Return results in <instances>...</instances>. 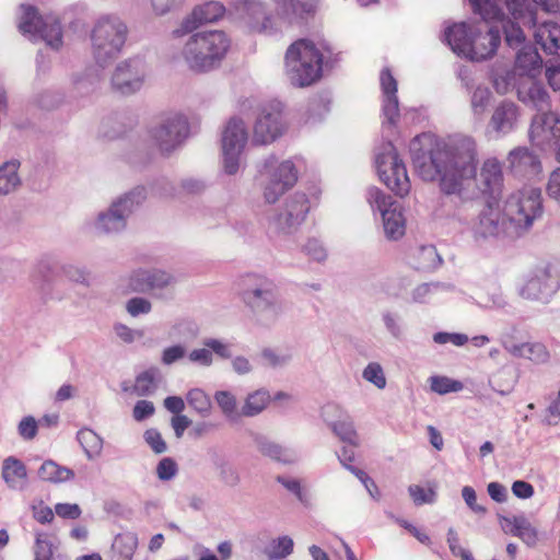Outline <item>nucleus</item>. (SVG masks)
I'll list each match as a JSON object with an SVG mask.
<instances>
[{
  "instance_id": "obj_1",
  "label": "nucleus",
  "mask_w": 560,
  "mask_h": 560,
  "mask_svg": "<svg viewBox=\"0 0 560 560\" xmlns=\"http://www.w3.org/2000/svg\"><path fill=\"white\" fill-rule=\"evenodd\" d=\"M416 172L427 182L440 180L441 190L457 198L472 199L479 192L493 195L502 184L501 163L487 159L477 175V142L471 136L454 135L438 139L431 133L417 136L409 145Z\"/></svg>"
},
{
  "instance_id": "obj_2",
  "label": "nucleus",
  "mask_w": 560,
  "mask_h": 560,
  "mask_svg": "<svg viewBox=\"0 0 560 560\" xmlns=\"http://www.w3.org/2000/svg\"><path fill=\"white\" fill-rule=\"evenodd\" d=\"M475 13L486 23L500 22L505 35V43L513 49H518L515 57V71L520 78L534 77L541 68V58L537 50L524 45L525 34L522 26L535 25L536 0H469Z\"/></svg>"
},
{
  "instance_id": "obj_3",
  "label": "nucleus",
  "mask_w": 560,
  "mask_h": 560,
  "mask_svg": "<svg viewBox=\"0 0 560 560\" xmlns=\"http://www.w3.org/2000/svg\"><path fill=\"white\" fill-rule=\"evenodd\" d=\"M338 61L339 55L326 40L303 38L287 49L285 74L293 85L304 88L318 81Z\"/></svg>"
},
{
  "instance_id": "obj_4",
  "label": "nucleus",
  "mask_w": 560,
  "mask_h": 560,
  "mask_svg": "<svg viewBox=\"0 0 560 560\" xmlns=\"http://www.w3.org/2000/svg\"><path fill=\"white\" fill-rule=\"evenodd\" d=\"M236 294L254 323L271 327L283 314V303L275 281L260 272H246L236 281Z\"/></svg>"
},
{
  "instance_id": "obj_5",
  "label": "nucleus",
  "mask_w": 560,
  "mask_h": 560,
  "mask_svg": "<svg viewBox=\"0 0 560 560\" xmlns=\"http://www.w3.org/2000/svg\"><path fill=\"white\" fill-rule=\"evenodd\" d=\"M177 58L194 73L217 70L226 58L232 40L222 30L195 31L187 34Z\"/></svg>"
},
{
  "instance_id": "obj_6",
  "label": "nucleus",
  "mask_w": 560,
  "mask_h": 560,
  "mask_svg": "<svg viewBox=\"0 0 560 560\" xmlns=\"http://www.w3.org/2000/svg\"><path fill=\"white\" fill-rule=\"evenodd\" d=\"M128 34L127 23L116 13L101 14L94 21L90 33L91 52L98 67H108L122 54Z\"/></svg>"
},
{
  "instance_id": "obj_7",
  "label": "nucleus",
  "mask_w": 560,
  "mask_h": 560,
  "mask_svg": "<svg viewBox=\"0 0 560 560\" xmlns=\"http://www.w3.org/2000/svg\"><path fill=\"white\" fill-rule=\"evenodd\" d=\"M453 218L465 226L476 243H485L501 235L508 236L502 212L491 202L478 210L477 202L472 199L462 198L460 202L455 205Z\"/></svg>"
},
{
  "instance_id": "obj_8",
  "label": "nucleus",
  "mask_w": 560,
  "mask_h": 560,
  "mask_svg": "<svg viewBox=\"0 0 560 560\" xmlns=\"http://www.w3.org/2000/svg\"><path fill=\"white\" fill-rule=\"evenodd\" d=\"M508 226V237L516 238L526 234L544 212L541 191L527 187L512 192L501 210Z\"/></svg>"
},
{
  "instance_id": "obj_9",
  "label": "nucleus",
  "mask_w": 560,
  "mask_h": 560,
  "mask_svg": "<svg viewBox=\"0 0 560 560\" xmlns=\"http://www.w3.org/2000/svg\"><path fill=\"white\" fill-rule=\"evenodd\" d=\"M189 136L187 117L179 112L161 115L147 130L145 143L153 155L170 158Z\"/></svg>"
},
{
  "instance_id": "obj_10",
  "label": "nucleus",
  "mask_w": 560,
  "mask_h": 560,
  "mask_svg": "<svg viewBox=\"0 0 560 560\" xmlns=\"http://www.w3.org/2000/svg\"><path fill=\"white\" fill-rule=\"evenodd\" d=\"M147 197L144 187H136L114 199L97 213L93 228L98 234L114 235L127 228V220Z\"/></svg>"
},
{
  "instance_id": "obj_11",
  "label": "nucleus",
  "mask_w": 560,
  "mask_h": 560,
  "mask_svg": "<svg viewBox=\"0 0 560 560\" xmlns=\"http://www.w3.org/2000/svg\"><path fill=\"white\" fill-rule=\"evenodd\" d=\"M299 159L278 161L270 156L260 170L262 198L267 203H276L299 179Z\"/></svg>"
},
{
  "instance_id": "obj_12",
  "label": "nucleus",
  "mask_w": 560,
  "mask_h": 560,
  "mask_svg": "<svg viewBox=\"0 0 560 560\" xmlns=\"http://www.w3.org/2000/svg\"><path fill=\"white\" fill-rule=\"evenodd\" d=\"M366 201L373 213H380L384 235L389 241H397L405 235L406 218L401 206L377 187H369Z\"/></svg>"
},
{
  "instance_id": "obj_13",
  "label": "nucleus",
  "mask_w": 560,
  "mask_h": 560,
  "mask_svg": "<svg viewBox=\"0 0 560 560\" xmlns=\"http://www.w3.org/2000/svg\"><path fill=\"white\" fill-rule=\"evenodd\" d=\"M19 30L31 40L43 39L54 49L62 45V32L60 23L54 15L45 18L38 15L36 9L31 5H21Z\"/></svg>"
},
{
  "instance_id": "obj_14",
  "label": "nucleus",
  "mask_w": 560,
  "mask_h": 560,
  "mask_svg": "<svg viewBox=\"0 0 560 560\" xmlns=\"http://www.w3.org/2000/svg\"><path fill=\"white\" fill-rule=\"evenodd\" d=\"M375 165L380 179L397 196L404 197L410 191L407 170L392 142L385 143L376 153Z\"/></svg>"
},
{
  "instance_id": "obj_15",
  "label": "nucleus",
  "mask_w": 560,
  "mask_h": 560,
  "mask_svg": "<svg viewBox=\"0 0 560 560\" xmlns=\"http://www.w3.org/2000/svg\"><path fill=\"white\" fill-rule=\"evenodd\" d=\"M311 202L304 192H294L287 197L279 210L270 218L269 225L278 234L292 235L305 222Z\"/></svg>"
},
{
  "instance_id": "obj_16",
  "label": "nucleus",
  "mask_w": 560,
  "mask_h": 560,
  "mask_svg": "<svg viewBox=\"0 0 560 560\" xmlns=\"http://www.w3.org/2000/svg\"><path fill=\"white\" fill-rule=\"evenodd\" d=\"M248 140L246 124L238 117H232L225 125L221 137L222 168L228 175H235L242 164V153Z\"/></svg>"
},
{
  "instance_id": "obj_17",
  "label": "nucleus",
  "mask_w": 560,
  "mask_h": 560,
  "mask_svg": "<svg viewBox=\"0 0 560 560\" xmlns=\"http://www.w3.org/2000/svg\"><path fill=\"white\" fill-rule=\"evenodd\" d=\"M175 277L163 269L138 268L130 272L128 287L136 293H150L154 299L170 301L174 298Z\"/></svg>"
},
{
  "instance_id": "obj_18",
  "label": "nucleus",
  "mask_w": 560,
  "mask_h": 560,
  "mask_svg": "<svg viewBox=\"0 0 560 560\" xmlns=\"http://www.w3.org/2000/svg\"><path fill=\"white\" fill-rule=\"evenodd\" d=\"M283 105L279 101H270L258 108L253 127V141L256 144H268L281 137L287 125L283 120Z\"/></svg>"
},
{
  "instance_id": "obj_19",
  "label": "nucleus",
  "mask_w": 560,
  "mask_h": 560,
  "mask_svg": "<svg viewBox=\"0 0 560 560\" xmlns=\"http://www.w3.org/2000/svg\"><path fill=\"white\" fill-rule=\"evenodd\" d=\"M226 14V8L220 1H206L197 4L186 14L179 25L173 30L172 36L180 38L197 31L199 27L219 22Z\"/></svg>"
},
{
  "instance_id": "obj_20",
  "label": "nucleus",
  "mask_w": 560,
  "mask_h": 560,
  "mask_svg": "<svg viewBox=\"0 0 560 560\" xmlns=\"http://www.w3.org/2000/svg\"><path fill=\"white\" fill-rule=\"evenodd\" d=\"M147 77V66L142 58L131 57L117 63L112 75V86L122 95L138 92Z\"/></svg>"
},
{
  "instance_id": "obj_21",
  "label": "nucleus",
  "mask_w": 560,
  "mask_h": 560,
  "mask_svg": "<svg viewBox=\"0 0 560 560\" xmlns=\"http://www.w3.org/2000/svg\"><path fill=\"white\" fill-rule=\"evenodd\" d=\"M558 289L559 282L551 273L550 267L541 266L527 276L518 289V294L526 300L548 302Z\"/></svg>"
},
{
  "instance_id": "obj_22",
  "label": "nucleus",
  "mask_w": 560,
  "mask_h": 560,
  "mask_svg": "<svg viewBox=\"0 0 560 560\" xmlns=\"http://www.w3.org/2000/svg\"><path fill=\"white\" fill-rule=\"evenodd\" d=\"M528 138L532 144L544 149L560 139V116L549 109L537 113L530 121Z\"/></svg>"
},
{
  "instance_id": "obj_23",
  "label": "nucleus",
  "mask_w": 560,
  "mask_h": 560,
  "mask_svg": "<svg viewBox=\"0 0 560 560\" xmlns=\"http://www.w3.org/2000/svg\"><path fill=\"white\" fill-rule=\"evenodd\" d=\"M230 14L253 32H262L268 26L269 16L260 0H235Z\"/></svg>"
},
{
  "instance_id": "obj_24",
  "label": "nucleus",
  "mask_w": 560,
  "mask_h": 560,
  "mask_svg": "<svg viewBox=\"0 0 560 560\" xmlns=\"http://www.w3.org/2000/svg\"><path fill=\"white\" fill-rule=\"evenodd\" d=\"M501 44V35L494 26L486 27L478 22V34L474 35L470 46H464L468 52L466 59L483 61L492 58Z\"/></svg>"
},
{
  "instance_id": "obj_25",
  "label": "nucleus",
  "mask_w": 560,
  "mask_h": 560,
  "mask_svg": "<svg viewBox=\"0 0 560 560\" xmlns=\"http://www.w3.org/2000/svg\"><path fill=\"white\" fill-rule=\"evenodd\" d=\"M521 116V108L517 104L510 100H503L493 108L488 128L497 137H505L517 128Z\"/></svg>"
},
{
  "instance_id": "obj_26",
  "label": "nucleus",
  "mask_w": 560,
  "mask_h": 560,
  "mask_svg": "<svg viewBox=\"0 0 560 560\" xmlns=\"http://www.w3.org/2000/svg\"><path fill=\"white\" fill-rule=\"evenodd\" d=\"M380 83L383 93V128L390 129L396 125L399 117V102L397 97V81L389 69H383L380 75Z\"/></svg>"
},
{
  "instance_id": "obj_27",
  "label": "nucleus",
  "mask_w": 560,
  "mask_h": 560,
  "mask_svg": "<svg viewBox=\"0 0 560 560\" xmlns=\"http://www.w3.org/2000/svg\"><path fill=\"white\" fill-rule=\"evenodd\" d=\"M517 100L538 113L549 108V94L534 77L520 78L516 84Z\"/></svg>"
},
{
  "instance_id": "obj_28",
  "label": "nucleus",
  "mask_w": 560,
  "mask_h": 560,
  "mask_svg": "<svg viewBox=\"0 0 560 560\" xmlns=\"http://www.w3.org/2000/svg\"><path fill=\"white\" fill-rule=\"evenodd\" d=\"M478 34V22H459L444 30V40L458 56L467 57L464 46H470L474 35Z\"/></svg>"
},
{
  "instance_id": "obj_29",
  "label": "nucleus",
  "mask_w": 560,
  "mask_h": 560,
  "mask_svg": "<svg viewBox=\"0 0 560 560\" xmlns=\"http://www.w3.org/2000/svg\"><path fill=\"white\" fill-rule=\"evenodd\" d=\"M508 162L512 173L518 176H534L541 171L538 155L527 147H517L511 150Z\"/></svg>"
},
{
  "instance_id": "obj_30",
  "label": "nucleus",
  "mask_w": 560,
  "mask_h": 560,
  "mask_svg": "<svg viewBox=\"0 0 560 560\" xmlns=\"http://www.w3.org/2000/svg\"><path fill=\"white\" fill-rule=\"evenodd\" d=\"M210 465L218 478V480L230 488H235L241 483V474L238 468L233 464L228 456L218 450H210L209 453Z\"/></svg>"
},
{
  "instance_id": "obj_31",
  "label": "nucleus",
  "mask_w": 560,
  "mask_h": 560,
  "mask_svg": "<svg viewBox=\"0 0 560 560\" xmlns=\"http://www.w3.org/2000/svg\"><path fill=\"white\" fill-rule=\"evenodd\" d=\"M503 348L514 357L527 359L535 364H545L550 359L547 347L537 341L514 343L510 340H502Z\"/></svg>"
},
{
  "instance_id": "obj_32",
  "label": "nucleus",
  "mask_w": 560,
  "mask_h": 560,
  "mask_svg": "<svg viewBox=\"0 0 560 560\" xmlns=\"http://www.w3.org/2000/svg\"><path fill=\"white\" fill-rule=\"evenodd\" d=\"M1 477L7 487L15 491L24 490L28 483L26 466L14 456H9L3 459Z\"/></svg>"
},
{
  "instance_id": "obj_33",
  "label": "nucleus",
  "mask_w": 560,
  "mask_h": 560,
  "mask_svg": "<svg viewBox=\"0 0 560 560\" xmlns=\"http://www.w3.org/2000/svg\"><path fill=\"white\" fill-rule=\"evenodd\" d=\"M463 84L469 94V106L474 117L481 120L492 101V91L485 83H474L463 80Z\"/></svg>"
},
{
  "instance_id": "obj_34",
  "label": "nucleus",
  "mask_w": 560,
  "mask_h": 560,
  "mask_svg": "<svg viewBox=\"0 0 560 560\" xmlns=\"http://www.w3.org/2000/svg\"><path fill=\"white\" fill-rule=\"evenodd\" d=\"M534 38L546 52L555 54L560 50V25L558 23L546 21L539 25H534Z\"/></svg>"
},
{
  "instance_id": "obj_35",
  "label": "nucleus",
  "mask_w": 560,
  "mask_h": 560,
  "mask_svg": "<svg viewBox=\"0 0 560 560\" xmlns=\"http://www.w3.org/2000/svg\"><path fill=\"white\" fill-rule=\"evenodd\" d=\"M21 161L11 158L0 164V195L15 192L22 186Z\"/></svg>"
},
{
  "instance_id": "obj_36",
  "label": "nucleus",
  "mask_w": 560,
  "mask_h": 560,
  "mask_svg": "<svg viewBox=\"0 0 560 560\" xmlns=\"http://www.w3.org/2000/svg\"><path fill=\"white\" fill-rule=\"evenodd\" d=\"M270 402V394L266 389H257L248 394L241 407V418H252L260 415Z\"/></svg>"
},
{
  "instance_id": "obj_37",
  "label": "nucleus",
  "mask_w": 560,
  "mask_h": 560,
  "mask_svg": "<svg viewBox=\"0 0 560 560\" xmlns=\"http://www.w3.org/2000/svg\"><path fill=\"white\" fill-rule=\"evenodd\" d=\"M138 547V537L133 533L118 534L112 545L114 560H132Z\"/></svg>"
},
{
  "instance_id": "obj_38",
  "label": "nucleus",
  "mask_w": 560,
  "mask_h": 560,
  "mask_svg": "<svg viewBox=\"0 0 560 560\" xmlns=\"http://www.w3.org/2000/svg\"><path fill=\"white\" fill-rule=\"evenodd\" d=\"M38 477L48 482L61 483L74 478V472L68 467L60 466L54 460H45L38 469Z\"/></svg>"
},
{
  "instance_id": "obj_39",
  "label": "nucleus",
  "mask_w": 560,
  "mask_h": 560,
  "mask_svg": "<svg viewBox=\"0 0 560 560\" xmlns=\"http://www.w3.org/2000/svg\"><path fill=\"white\" fill-rule=\"evenodd\" d=\"M35 285L45 301H62L67 296L65 282L62 280L42 276L39 279L35 280Z\"/></svg>"
},
{
  "instance_id": "obj_40",
  "label": "nucleus",
  "mask_w": 560,
  "mask_h": 560,
  "mask_svg": "<svg viewBox=\"0 0 560 560\" xmlns=\"http://www.w3.org/2000/svg\"><path fill=\"white\" fill-rule=\"evenodd\" d=\"M257 448L262 455L283 464H291L296 459L292 451L266 439L257 441Z\"/></svg>"
},
{
  "instance_id": "obj_41",
  "label": "nucleus",
  "mask_w": 560,
  "mask_h": 560,
  "mask_svg": "<svg viewBox=\"0 0 560 560\" xmlns=\"http://www.w3.org/2000/svg\"><path fill=\"white\" fill-rule=\"evenodd\" d=\"M214 400L222 415L231 422L241 419V409L237 408V398L230 390H218L214 394Z\"/></svg>"
},
{
  "instance_id": "obj_42",
  "label": "nucleus",
  "mask_w": 560,
  "mask_h": 560,
  "mask_svg": "<svg viewBox=\"0 0 560 560\" xmlns=\"http://www.w3.org/2000/svg\"><path fill=\"white\" fill-rule=\"evenodd\" d=\"M415 267L419 270H433L441 264V257L433 245H422L413 253Z\"/></svg>"
},
{
  "instance_id": "obj_43",
  "label": "nucleus",
  "mask_w": 560,
  "mask_h": 560,
  "mask_svg": "<svg viewBox=\"0 0 560 560\" xmlns=\"http://www.w3.org/2000/svg\"><path fill=\"white\" fill-rule=\"evenodd\" d=\"M511 525L512 535L520 537L526 545L533 546L537 541V530L524 516H513L506 520Z\"/></svg>"
},
{
  "instance_id": "obj_44",
  "label": "nucleus",
  "mask_w": 560,
  "mask_h": 560,
  "mask_svg": "<svg viewBox=\"0 0 560 560\" xmlns=\"http://www.w3.org/2000/svg\"><path fill=\"white\" fill-rule=\"evenodd\" d=\"M77 439L89 459L97 458L103 450V440L91 429H82L78 432Z\"/></svg>"
},
{
  "instance_id": "obj_45",
  "label": "nucleus",
  "mask_w": 560,
  "mask_h": 560,
  "mask_svg": "<svg viewBox=\"0 0 560 560\" xmlns=\"http://www.w3.org/2000/svg\"><path fill=\"white\" fill-rule=\"evenodd\" d=\"M160 381V370L158 368H150L137 376L135 382V392L139 396L150 395L156 389Z\"/></svg>"
},
{
  "instance_id": "obj_46",
  "label": "nucleus",
  "mask_w": 560,
  "mask_h": 560,
  "mask_svg": "<svg viewBox=\"0 0 560 560\" xmlns=\"http://www.w3.org/2000/svg\"><path fill=\"white\" fill-rule=\"evenodd\" d=\"M187 404L201 417L211 415L212 404L210 397L200 388H192L186 395Z\"/></svg>"
},
{
  "instance_id": "obj_47",
  "label": "nucleus",
  "mask_w": 560,
  "mask_h": 560,
  "mask_svg": "<svg viewBox=\"0 0 560 560\" xmlns=\"http://www.w3.org/2000/svg\"><path fill=\"white\" fill-rule=\"evenodd\" d=\"M301 252L312 261L323 264L328 258V249L317 237H308L301 245Z\"/></svg>"
},
{
  "instance_id": "obj_48",
  "label": "nucleus",
  "mask_w": 560,
  "mask_h": 560,
  "mask_svg": "<svg viewBox=\"0 0 560 560\" xmlns=\"http://www.w3.org/2000/svg\"><path fill=\"white\" fill-rule=\"evenodd\" d=\"M515 378L513 372L506 369H500L489 378V384L494 392L505 396L510 394L514 387Z\"/></svg>"
},
{
  "instance_id": "obj_49",
  "label": "nucleus",
  "mask_w": 560,
  "mask_h": 560,
  "mask_svg": "<svg viewBox=\"0 0 560 560\" xmlns=\"http://www.w3.org/2000/svg\"><path fill=\"white\" fill-rule=\"evenodd\" d=\"M330 429L343 442H347L351 445L358 444V434L350 415L341 421L335 423L332 427H330Z\"/></svg>"
},
{
  "instance_id": "obj_50",
  "label": "nucleus",
  "mask_w": 560,
  "mask_h": 560,
  "mask_svg": "<svg viewBox=\"0 0 560 560\" xmlns=\"http://www.w3.org/2000/svg\"><path fill=\"white\" fill-rule=\"evenodd\" d=\"M430 388L439 395H446L448 393H457L463 389V383L447 376H431L429 378Z\"/></svg>"
},
{
  "instance_id": "obj_51",
  "label": "nucleus",
  "mask_w": 560,
  "mask_h": 560,
  "mask_svg": "<svg viewBox=\"0 0 560 560\" xmlns=\"http://www.w3.org/2000/svg\"><path fill=\"white\" fill-rule=\"evenodd\" d=\"M362 377L377 389H384L387 385L384 369L378 362H370L362 371Z\"/></svg>"
},
{
  "instance_id": "obj_52",
  "label": "nucleus",
  "mask_w": 560,
  "mask_h": 560,
  "mask_svg": "<svg viewBox=\"0 0 560 560\" xmlns=\"http://www.w3.org/2000/svg\"><path fill=\"white\" fill-rule=\"evenodd\" d=\"M294 542L289 536H281L273 539L267 551L270 559H282L290 556L293 551Z\"/></svg>"
},
{
  "instance_id": "obj_53",
  "label": "nucleus",
  "mask_w": 560,
  "mask_h": 560,
  "mask_svg": "<svg viewBox=\"0 0 560 560\" xmlns=\"http://www.w3.org/2000/svg\"><path fill=\"white\" fill-rule=\"evenodd\" d=\"M61 275L72 283L88 287L90 284L89 272L85 267L77 264L61 266Z\"/></svg>"
},
{
  "instance_id": "obj_54",
  "label": "nucleus",
  "mask_w": 560,
  "mask_h": 560,
  "mask_svg": "<svg viewBox=\"0 0 560 560\" xmlns=\"http://www.w3.org/2000/svg\"><path fill=\"white\" fill-rule=\"evenodd\" d=\"M495 92L500 95H505L512 86L516 88L518 80H516L515 70H506L502 73H493L491 78Z\"/></svg>"
},
{
  "instance_id": "obj_55",
  "label": "nucleus",
  "mask_w": 560,
  "mask_h": 560,
  "mask_svg": "<svg viewBox=\"0 0 560 560\" xmlns=\"http://www.w3.org/2000/svg\"><path fill=\"white\" fill-rule=\"evenodd\" d=\"M349 416V412L340 404L330 401L320 409L322 419L330 427Z\"/></svg>"
},
{
  "instance_id": "obj_56",
  "label": "nucleus",
  "mask_w": 560,
  "mask_h": 560,
  "mask_svg": "<svg viewBox=\"0 0 560 560\" xmlns=\"http://www.w3.org/2000/svg\"><path fill=\"white\" fill-rule=\"evenodd\" d=\"M276 480L293 493L304 506H311V495L302 488L300 480L284 476H278Z\"/></svg>"
},
{
  "instance_id": "obj_57",
  "label": "nucleus",
  "mask_w": 560,
  "mask_h": 560,
  "mask_svg": "<svg viewBox=\"0 0 560 560\" xmlns=\"http://www.w3.org/2000/svg\"><path fill=\"white\" fill-rule=\"evenodd\" d=\"M199 334L198 325L188 318L177 319L171 327L170 336L178 338H194Z\"/></svg>"
},
{
  "instance_id": "obj_58",
  "label": "nucleus",
  "mask_w": 560,
  "mask_h": 560,
  "mask_svg": "<svg viewBox=\"0 0 560 560\" xmlns=\"http://www.w3.org/2000/svg\"><path fill=\"white\" fill-rule=\"evenodd\" d=\"M479 305L490 310H504L509 306V300L500 287H494L479 302Z\"/></svg>"
},
{
  "instance_id": "obj_59",
  "label": "nucleus",
  "mask_w": 560,
  "mask_h": 560,
  "mask_svg": "<svg viewBox=\"0 0 560 560\" xmlns=\"http://www.w3.org/2000/svg\"><path fill=\"white\" fill-rule=\"evenodd\" d=\"M261 358L265 364L270 368H282L291 362L292 354L285 350L264 349Z\"/></svg>"
},
{
  "instance_id": "obj_60",
  "label": "nucleus",
  "mask_w": 560,
  "mask_h": 560,
  "mask_svg": "<svg viewBox=\"0 0 560 560\" xmlns=\"http://www.w3.org/2000/svg\"><path fill=\"white\" fill-rule=\"evenodd\" d=\"M408 493L416 505L433 504L438 495L433 488L424 489L419 485L409 486Z\"/></svg>"
},
{
  "instance_id": "obj_61",
  "label": "nucleus",
  "mask_w": 560,
  "mask_h": 560,
  "mask_svg": "<svg viewBox=\"0 0 560 560\" xmlns=\"http://www.w3.org/2000/svg\"><path fill=\"white\" fill-rule=\"evenodd\" d=\"M126 311L131 317L148 315L152 312V302L143 296H135L126 302Z\"/></svg>"
},
{
  "instance_id": "obj_62",
  "label": "nucleus",
  "mask_w": 560,
  "mask_h": 560,
  "mask_svg": "<svg viewBox=\"0 0 560 560\" xmlns=\"http://www.w3.org/2000/svg\"><path fill=\"white\" fill-rule=\"evenodd\" d=\"M35 560H50L52 556V544L46 534L38 533L34 547Z\"/></svg>"
},
{
  "instance_id": "obj_63",
  "label": "nucleus",
  "mask_w": 560,
  "mask_h": 560,
  "mask_svg": "<svg viewBox=\"0 0 560 560\" xmlns=\"http://www.w3.org/2000/svg\"><path fill=\"white\" fill-rule=\"evenodd\" d=\"M545 421L549 425L560 422V387L557 394L549 396V405L545 411Z\"/></svg>"
},
{
  "instance_id": "obj_64",
  "label": "nucleus",
  "mask_w": 560,
  "mask_h": 560,
  "mask_svg": "<svg viewBox=\"0 0 560 560\" xmlns=\"http://www.w3.org/2000/svg\"><path fill=\"white\" fill-rule=\"evenodd\" d=\"M546 192L560 206V166L550 172L546 184Z\"/></svg>"
}]
</instances>
